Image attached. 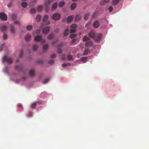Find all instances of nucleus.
<instances>
[{"mask_svg": "<svg viewBox=\"0 0 149 149\" xmlns=\"http://www.w3.org/2000/svg\"><path fill=\"white\" fill-rule=\"evenodd\" d=\"M56 56V55L55 54H53L51 55V57L52 58H55Z\"/></svg>", "mask_w": 149, "mask_h": 149, "instance_id": "51", "label": "nucleus"}, {"mask_svg": "<svg viewBox=\"0 0 149 149\" xmlns=\"http://www.w3.org/2000/svg\"><path fill=\"white\" fill-rule=\"evenodd\" d=\"M60 18V15L58 13H55L52 16V19L54 20H58Z\"/></svg>", "mask_w": 149, "mask_h": 149, "instance_id": "7", "label": "nucleus"}, {"mask_svg": "<svg viewBox=\"0 0 149 149\" xmlns=\"http://www.w3.org/2000/svg\"><path fill=\"white\" fill-rule=\"evenodd\" d=\"M72 56L69 55L67 56V59L68 61H70L72 60Z\"/></svg>", "mask_w": 149, "mask_h": 149, "instance_id": "31", "label": "nucleus"}, {"mask_svg": "<svg viewBox=\"0 0 149 149\" xmlns=\"http://www.w3.org/2000/svg\"><path fill=\"white\" fill-rule=\"evenodd\" d=\"M50 29V27L48 26L45 27L43 30V33H48Z\"/></svg>", "mask_w": 149, "mask_h": 149, "instance_id": "9", "label": "nucleus"}, {"mask_svg": "<svg viewBox=\"0 0 149 149\" xmlns=\"http://www.w3.org/2000/svg\"><path fill=\"white\" fill-rule=\"evenodd\" d=\"M36 9L33 8L31 9L30 12L31 13H36Z\"/></svg>", "mask_w": 149, "mask_h": 149, "instance_id": "35", "label": "nucleus"}, {"mask_svg": "<svg viewBox=\"0 0 149 149\" xmlns=\"http://www.w3.org/2000/svg\"><path fill=\"white\" fill-rule=\"evenodd\" d=\"M36 103H37V105H40L42 104L41 102H36Z\"/></svg>", "mask_w": 149, "mask_h": 149, "instance_id": "52", "label": "nucleus"}, {"mask_svg": "<svg viewBox=\"0 0 149 149\" xmlns=\"http://www.w3.org/2000/svg\"><path fill=\"white\" fill-rule=\"evenodd\" d=\"M95 34V33L93 31H91L88 33L89 36L91 38H94Z\"/></svg>", "mask_w": 149, "mask_h": 149, "instance_id": "12", "label": "nucleus"}, {"mask_svg": "<svg viewBox=\"0 0 149 149\" xmlns=\"http://www.w3.org/2000/svg\"><path fill=\"white\" fill-rule=\"evenodd\" d=\"M48 47V45L47 44L45 45L43 47V49L44 51H46Z\"/></svg>", "mask_w": 149, "mask_h": 149, "instance_id": "28", "label": "nucleus"}, {"mask_svg": "<svg viewBox=\"0 0 149 149\" xmlns=\"http://www.w3.org/2000/svg\"><path fill=\"white\" fill-rule=\"evenodd\" d=\"M49 78H47L45 80L43 81V83L44 84H46L49 81Z\"/></svg>", "mask_w": 149, "mask_h": 149, "instance_id": "44", "label": "nucleus"}, {"mask_svg": "<svg viewBox=\"0 0 149 149\" xmlns=\"http://www.w3.org/2000/svg\"><path fill=\"white\" fill-rule=\"evenodd\" d=\"M58 6V4L57 3L55 2L53 4L52 8V10H54Z\"/></svg>", "mask_w": 149, "mask_h": 149, "instance_id": "13", "label": "nucleus"}, {"mask_svg": "<svg viewBox=\"0 0 149 149\" xmlns=\"http://www.w3.org/2000/svg\"><path fill=\"white\" fill-rule=\"evenodd\" d=\"M90 15L89 13H87L85 15L84 17V19L85 20H87L88 18Z\"/></svg>", "mask_w": 149, "mask_h": 149, "instance_id": "27", "label": "nucleus"}, {"mask_svg": "<svg viewBox=\"0 0 149 149\" xmlns=\"http://www.w3.org/2000/svg\"><path fill=\"white\" fill-rule=\"evenodd\" d=\"M40 32V29H38L36 30V34H39V33Z\"/></svg>", "mask_w": 149, "mask_h": 149, "instance_id": "49", "label": "nucleus"}, {"mask_svg": "<svg viewBox=\"0 0 149 149\" xmlns=\"http://www.w3.org/2000/svg\"><path fill=\"white\" fill-rule=\"evenodd\" d=\"M50 3L49 4L48 1L46 2L45 3V5L46 6L45 10L47 12H48L49 10V6Z\"/></svg>", "mask_w": 149, "mask_h": 149, "instance_id": "15", "label": "nucleus"}, {"mask_svg": "<svg viewBox=\"0 0 149 149\" xmlns=\"http://www.w3.org/2000/svg\"><path fill=\"white\" fill-rule=\"evenodd\" d=\"M35 40L36 41L40 42L42 43H44L45 41V39L42 38V36L40 35H37L35 37Z\"/></svg>", "mask_w": 149, "mask_h": 149, "instance_id": "2", "label": "nucleus"}, {"mask_svg": "<svg viewBox=\"0 0 149 149\" xmlns=\"http://www.w3.org/2000/svg\"><path fill=\"white\" fill-rule=\"evenodd\" d=\"M7 17L6 14L3 12L0 13V19L3 21H6L7 20Z\"/></svg>", "mask_w": 149, "mask_h": 149, "instance_id": "5", "label": "nucleus"}, {"mask_svg": "<svg viewBox=\"0 0 149 149\" xmlns=\"http://www.w3.org/2000/svg\"><path fill=\"white\" fill-rule=\"evenodd\" d=\"M92 45V41H89L86 43V46L87 47H91Z\"/></svg>", "mask_w": 149, "mask_h": 149, "instance_id": "18", "label": "nucleus"}, {"mask_svg": "<svg viewBox=\"0 0 149 149\" xmlns=\"http://www.w3.org/2000/svg\"><path fill=\"white\" fill-rule=\"evenodd\" d=\"M119 0H113L112 2L113 5L116 6L117 5L119 2Z\"/></svg>", "mask_w": 149, "mask_h": 149, "instance_id": "20", "label": "nucleus"}, {"mask_svg": "<svg viewBox=\"0 0 149 149\" xmlns=\"http://www.w3.org/2000/svg\"><path fill=\"white\" fill-rule=\"evenodd\" d=\"M57 52L58 53H61L62 52V50L61 49L58 48Z\"/></svg>", "mask_w": 149, "mask_h": 149, "instance_id": "46", "label": "nucleus"}, {"mask_svg": "<svg viewBox=\"0 0 149 149\" xmlns=\"http://www.w3.org/2000/svg\"><path fill=\"white\" fill-rule=\"evenodd\" d=\"M89 52V50L88 49H86L84 52V55H87L88 54Z\"/></svg>", "mask_w": 149, "mask_h": 149, "instance_id": "23", "label": "nucleus"}, {"mask_svg": "<svg viewBox=\"0 0 149 149\" xmlns=\"http://www.w3.org/2000/svg\"><path fill=\"white\" fill-rule=\"evenodd\" d=\"M54 37V34L53 33H52L49 35L48 37V38L49 39H51Z\"/></svg>", "mask_w": 149, "mask_h": 149, "instance_id": "34", "label": "nucleus"}, {"mask_svg": "<svg viewBox=\"0 0 149 149\" xmlns=\"http://www.w3.org/2000/svg\"><path fill=\"white\" fill-rule=\"evenodd\" d=\"M38 62L39 63H42V61H38Z\"/></svg>", "mask_w": 149, "mask_h": 149, "instance_id": "59", "label": "nucleus"}, {"mask_svg": "<svg viewBox=\"0 0 149 149\" xmlns=\"http://www.w3.org/2000/svg\"><path fill=\"white\" fill-rule=\"evenodd\" d=\"M38 48V46L37 45H34L33 47V49L34 51L36 50Z\"/></svg>", "mask_w": 149, "mask_h": 149, "instance_id": "38", "label": "nucleus"}, {"mask_svg": "<svg viewBox=\"0 0 149 149\" xmlns=\"http://www.w3.org/2000/svg\"><path fill=\"white\" fill-rule=\"evenodd\" d=\"M37 103L36 102L33 103L31 106V108L33 109L37 105Z\"/></svg>", "mask_w": 149, "mask_h": 149, "instance_id": "36", "label": "nucleus"}, {"mask_svg": "<svg viewBox=\"0 0 149 149\" xmlns=\"http://www.w3.org/2000/svg\"><path fill=\"white\" fill-rule=\"evenodd\" d=\"M76 34L74 33H72L70 36V38H72L74 37H76Z\"/></svg>", "mask_w": 149, "mask_h": 149, "instance_id": "41", "label": "nucleus"}, {"mask_svg": "<svg viewBox=\"0 0 149 149\" xmlns=\"http://www.w3.org/2000/svg\"><path fill=\"white\" fill-rule=\"evenodd\" d=\"M3 38L4 40H6L7 38V36L6 34H4L3 35Z\"/></svg>", "mask_w": 149, "mask_h": 149, "instance_id": "47", "label": "nucleus"}, {"mask_svg": "<svg viewBox=\"0 0 149 149\" xmlns=\"http://www.w3.org/2000/svg\"><path fill=\"white\" fill-rule=\"evenodd\" d=\"M109 11L110 12H111V11H112V10H113V8H112V6H110L109 7Z\"/></svg>", "mask_w": 149, "mask_h": 149, "instance_id": "50", "label": "nucleus"}, {"mask_svg": "<svg viewBox=\"0 0 149 149\" xmlns=\"http://www.w3.org/2000/svg\"><path fill=\"white\" fill-rule=\"evenodd\" d=\"M77 26L76 25L73 24L71 25V29L70 31V33L75 32L77 31Z\"/></svg>", "mask_w": 149, "mask_h": 149, "instance_id": "6", "label": "nucleus"}, {"mask_svg": "<svg viewBox=\"0 0 149 149\" xmlns=\"http://www.w3.org/2000/svg\"><path fill=\"white\" fill-rule=\"evenodd\" d=\"M14 23L15 24H18V21H15L14 22Z\"/></svg>", "mask_w": 149, "mask_h": 149, "instance_id": "58", "label": "nucleus"}, {"mask_svg": "<svg viewBox=\"0 0 149 149\" xmlns=\"http://www.w3.org/2000/svg\"><path fill=\"white\" fill-rule=\"evenodd\" d=\"M73 20V17L71 16H69L67 18V21L68 23H70Z\"/></svg>", "mask_w": 149, "mask_h": 149, "instance_id": "19", "label": "nucleus"}, {"mask_svg": "<svg viewBox=\"0 0 149 149\" xmlns=\"http://www.w3.org/2000/svg\"><path fill=\"white\" fill-rule=\"evenodd\" d=\"M11 6V4H9L8 5V7H10Z\"/></svg>", "mask_w": 149, "mask_h": 149, "instance_id": "60", "label": "nucleus"}, {"mask_svg": "<svg viewBox=\"0 0 149 149\" xmlns=\"http://www.w3.org/2000/svg\"><path fill=\"white\" fill-rule=\"evenodd\" d=\"M10 28L11 33L13 34H15V31L14 26L13 25H11Z\"/></svg>", "mask_w": 149, "mask_h": 149, "instance_id": "14", "label": "nucleus"}, {"mask_svg": "<svg viewBox=\"0 0 149 149\" xmlns=\"http://www.w3.org/2000/svg\"><path fill=\"white\" fill-rule=\"evenodd\" d=\"M25 38L26 41L29 42L30 41L31 38V36L29 34H27L25 36Z\"/></svg>", "mask_w": 149, "mask_h": 149, "instance_id": "10", "label": "nucleus"}, {"mask_svg": "<svg viewBox=\"0 0 149 149\" xmlns=\"http://www.w3.org/2000/svg\"><path fill=\"white\" fill-rule=\"evenodd\" d=\"M68 29H67L65 30V31L64 33V35L65 36H66L68 35Z\"/></svg>", "mask_w": 149, "mask_h": 149, "instance_id": "39", "label": "nucleus"}, {"mask_svg": "<svg viewBox=\"0 0 149 149\" xmlns=\"http://www.w3.org/2000/svg\"><path fill=\"white\" fill-rule=\"evenodd\" d=\"M19 109H23V107L21 105V104H19Z\"/></svg>", "mask_w": 149, "mask_h": 149, "instance_id": "55", "label": "nucleus"}, {"mask_svg": "<svg viewBox=\"0 0 149 149\" xmlns=\"http://www.w3.org/2000/svg\"><path fill=\"white\" fill-rule=\"evenodd\" d=\"M7 27L6 25H2L0 27V29L2 32H5L7 29Z\"/></svg>", "mask_w": 149, "mask_h": 149, "instance_id": "11", "label": "nucleus"}, {"mask_svg": "<svg viewBox=\"0 0 149 149\" xmlns=\"http://www.w3.org/2000/svg\"><path fill=\"white\" fill-rule=\"evenodd\" d=\"M76 7V4L75 3H73L71 6V8L72 10H73Z\"/></svg>", "mask_w": 149, "mask_h": 149, "instance_id": "26", "label": "nucleus"}, {"mask_svg": "<svg viewBox=\"0 0 149 149\" xmlns=\"http://www.w3.org/2000/svg\"><path fill=\"white\" fill-rule=\"evenodd\" d=\"M63 46V45L62 43H61L58 45V47H62Z\"/></svg>", "mask_w": 149, "mask_h": 149, "instance_id": "57", "label": "nucleus"}, {"mask_svg": "<svg viewBox=\"0 0 149 149\" xmlns=\"http://www.w3.org/2000/svg\"><path fill=\"white\" fill-rule=\"evenodd\" d=\"M21 5L23 7L25 8L27 7V4L26 2H23L22 3Z\"/></svg>", "mask_w": 149, "mask_h": 149, "instance_id": "33", "label": "nucleus"}, {"mask_svg": "<svg viewBox=\"0 0 149 149\" xmlns=\"http://www.w3.org/2000/svg\"><path fill=\"white\" fill-rule=\"evenodd\" d=\"M73 1H77V0H72Z\"/></svg>", "mask_w": 149, "mask_h": 149, "instance_id": "62", "label": "nucleus"}, {"mask_svg": "<svg viewBox=\"0 0 149 149\" xmlns=\"http://www.w3.org/2000/svg\"><path fill=\"white\" fill-rule=\"evenodd\" d=\"M23 51L22 50H21L20 51V55H19V57H21L23 55Z\"/></svg>", "mask_w": 149, "mask_h": 149, "instance_id": "48", "label": "nucleus"}, {"mask_svg": "<svg viewBox=\"0 0 149 149\" xmlns=\"http://www.w3.org/2000/svg\"><path fill=\"white\" fill-rule=\"evenodd\" d=\"M17 18V16L15 14H13L11 15L12 19L13 20H15Z\"/></svg>", "mask_w": 149, "mask_h": 149, "instance_id": "29", "label": "nucleus"}, {"mask_svg": "<svg viewBox=\"0 0 149 149\" xmlns=\"http://www.w3.org/2000/svg\"><path fill=\"white\" fill-rule=\"evenodd\" d=\"M100 26V23L97 20L95 21L93 24V27L95 29L98 28Z\"/></svg>", "mask_w": 149, "mask_h": 149, "instance_id": "8", "label": "nucleus"}, {"mask_svg": "<svg viewBox=\"0 0 149 149\" xmlns=\"http://www.w3.org/2000/svg\"><path fill=\"white\" fill-rule=\"evenodd\" d=\"M54 60H52L49 61V63L50 64H52L54 63Z\"/></svg>", "mask_w": 149, "mask_h": 149, "instance_id": "45", "label": "nucleus"}, {"mask_svg": "<svg viewBox=\"0 0 149 149\" xmlns=\"http://www.w3.org/2000/svg\"><path fill=\"white\" fill-rule=\"evenodd\" d=\"M70 63H64L62 65V66L63 67H65L68 65L70 66Z\"/></svg>", "mask_w": 149, "mask_h": 149, "instance_id": "37", "label": "nucleus"}, {"mask_svg": "<svg viewBox=\"0 0 149 149\" xmlns=\"http://www.w3.org/2000/svg\"><path fill=\"white\" fill-rule=\"evenodd\" d=\"M57 40H56V41L52 42V45H54L55 44V43L57 42Z\"/></svg>", "mask_w": 149, "mask_h": 149, "instance_id": "53", "label": "nucleus"}, {"mask_svg": "<svg viewBox=\"0 0 149 149\" xmlns=\"http://www.w3.org/2000/svg\"><path fill=\"white\" fill-rule=\"evenodd\" d=\"M26 29L27 30L30 31L32 29L33 26L31 25H29L26 26Z\"/></svg>", "mask_w": 149, "mask_h": 149, "instance_id": "24", "label": "nucleus"}, {"mask_svg": "<svg viewBox=\"0 0 149 149\" xmlns=\"http://www.w3.org/2000/svg\"><path fill=\"white\" fill-rule=\"evenodd\" d=\"M53 0H48L47 1L49 4Z\"/></svg>", "mask_w": 149, "mask_h": 149, "instance_id": "56", "label": "nucleus"}, {"mask_svg": "<svg viewBox=\"0 0 149 149\" xmlns=\"http://www.w3.org/2000/svg\"><path fill=\"white\" fill-rule=\"evenodd\" d=\"M81 59L84 63L86 62L87 61V58L86 57H82L81 58Z\"/></svg>", "mask_w": 149, "mask_h": 149, "instance_id": "32", "label": "nucleus"}, {"mask_svg": "<svg viewBox=\"0 0 149 149\" xmlns=\"http://www.w3.org/2000/svg\"><path fill=\"white\" fill-rule=\"evenodd\" d=\"M102 36V34L100 33L95 34L94 38L95 41L97 43L99 42L100 41Z\"/></svg>", "mask_w": 149, "mask_h": 149, "instance_id": "3", "label": "nucleus"}, {"mask_svg": "<svg viewBox=\"0 0 149 149\" xmlns=\"http://www.w3.org/2000/svg\"><path fill=\"white\" fill-rule=\"evenodd\" d=\"M29 74L32 77H33L35 74V70L34 69H31L29 72Z\"/></svg>", "mask_w": 149, "mask_h": 149, "instance_id": "16", "label": "nucleus"}, {"mask_svg": "<svg viewBox=\"0 0 149 149\" xmlns=\"http://www.w3.org/2000/svg\"><path fill=\"white\" fill-rule=\"evenodd\" d=\"M76 41V39H73L72 40L71 44L72 45H74L75 44V42Z\"/></svg>", "mask_w": 149, "mask_h": 149, "instance_id": "43", "label": "nucleus"}, {"mask_svg": "<svg viewBox=\"0 0 149 149\" xmlns=\"http://www.w3.org/2000/svg\"><path fill=\"white\" fill-rule=\"evenodd\" d=\"M41 18V17L40 15H38L36 17V20L37 22H39Z\"/></svg>", "mask_w": 149, "mask_h": 149, "instance_id": "22", "label": "nucleus"}, {"mask_svg": "<svg viewBox=\"0 0 149 149\" xmlns=\"http://www.w3.org/2000/svg\"><path fill=\"white\" fill-rule=\"evenodd\" d=\"M81 17L79 15H77L75 17V20L77 21H79L81 19Z\"/></svg>", "mask_w": 149, "mask_h": 149, "instance_id": "25", "label": "nucleus"}, {"mask_svg": "<svg viewBox=\"0 0 149 149\" xmlns=\"http://www.w3.org/2000/svg\"><path fill=\"white\" fill-rule=\"evenodd\" d=\"M110 1V0H101L100 2V4L101 5H104L105 4L108 3Z\"/></svg>", "mask_w": 149, "mask_h": 149, "instance_id": "17", "label": "nucleus"}, {"mask_svg": "<svg viewBox=\"0 0 149 149\" xmlns=\"http://www.w3.org/2000/svg\"><path fill=\"white\" fill-rule=\"evenodd\" d=\"M90 40V39L89 38H88L86 36H85L83 38V40L84 41L86 42L87 41L89 40Z\"/></svg>", "mask_w": 149, "mask_h": 149, "instance_id": "21", "label": "nucleus"}, {"mask_svg": "<svg viewBox=\"0 0 149 149\" xmlns=\"http://www.w3.org/2000/svg\"><path fill=\"white\" fill-rule=\"evenodd\" d=\"M15 70H17V72H18L19 70V65H16L15 66Z\"/></svg>", "mask_w": 149, "mask_h": 149, "instance_id": "42", "label": "nucleus"}, {"mask_svg": "<svg viewBox=\"0 0 149 149\" xmlns=\"http://www.w3.org/2000/svg\"><path fill=\"white\" fill-rule=\"evenodd\" d=\"M43 8L42 6H40L38 8V10L39 12H41Z\"/></svg>", "mask_w": 149, "mask_h": 149, "instance_id": "40", "label": "nucleus"}, {"mask_svg": "<svg viewBox=\"0 0 149 149\" xmlns=\"http://www.w3.org/2000/svg\"><path fill=\"white\" fill-rule=\"evenodd\" d=\"M65 4V2L64 1H61L59 3V6L60 7H62Z\"/></svg>", "mask_w": 149, "mask_h": 149, "instance_id": "30", "label": "nucleus"}, {"mask_svg": "<svg viewBox=\"0 0 149 149\" xmlns=\"http://www.w3.org/2000/svg\"><path fill=\"white\" fill-rule=\"evenodd\" d=\"M49 16L48 15H45L43 17L42 21L43 24L46 25H49L50 23L49 21L48 20Z\"/></svg>", "mask_w": 149, "mask_h": 149, "instance_id": "4", "label": "nucleus"}, {"mask_svg": "<svg viewBox=\"0 0 149 149\" xmlns=\"http://www.w3.org/2000/svg\"><path fill=\"white\" fill-rule=\"evenodd\" d=\"M18 61H19V60H18V59H17L16 60V62H18Z\"/></svg>", "mask_w": 149, "mask_h": 149, "instance_id": "61", "label": "nucleus"}, {"mask_svg": "<svg viewBox=\"0 0 149 149\" xmlns=\"http://www.w3.org/2000/svg\"><path fill=\"white\" fill-rule=\"evenodd\" d=\"M91 23H88L86 25V27H88L89 26V25Z\"/></svg>", "mask_w": 149, "mask_h": 149, "instance_id": "54", "label": "nucleus"}, {"mask_svg": "<svg viewBox=\"0 0 149 149\" xmlns=\"http://www.w3.org/2000/svg\"><path fill=\"white\" fill-rule=\"evenodd\" d=\"M16 82H17V83H18V81H16Z\"/></svg>", "mask_w": 149, "mask_h": 149, "instance_id": "64", "label": "nucleus"}, {"mask_svg": "<svg viewBox=\"0 0 149 149\" xmlns=\"http://www.w3.org/2000/svg\"><path fill=\"white\" fill-rule=\"evenodd\" d=\"M15 74H13V76H15Z\"/></svg>", "mask_w": 149, "mask_h": 149, "instance_id": "63", "label": "nucleus"}, {"mask_svg": "<svg viewBox=\"0 0 149 149\" xmlns=\"http://www.w3.org/2000/svg\"><path fill=\"white\" fill-rule=\"evenodd\" d=\"M3 63L6 62L8 64H10L12 63L13 60L11 58L8 57L6 56H4L3 58Z\"/></svg>", "mask_w": 149, "mask_h": 149, "instance_id": "1", "label": "nucleus"}]
</instances>
